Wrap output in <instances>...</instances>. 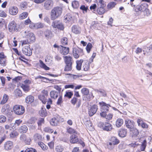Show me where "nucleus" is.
I'll return each mask as SVG.
<instances>
[{"label": "nucleus", "mask_w": 152, "mask_h": 152, "mask_svg": "<svg viewBox=\"0 0 152 152\" xmlns=\"http://www.w3.org/2000/svg\"><path fill=\"white\" fill-rule=\"evenodd\" d=\"M52 26L53 28H56L61 30H63L64 28V25L62 22L58 20H56L53 22L52 23Z\"/></svg>", "instance_id": "obj_6"}, {"label": "nucleus", "mask_w": 152, "mask_h": 152, "mask_svg": "<svg viewBox=\"0 0 152 152\" xmlns=\"http://www.w3.org/2000/svg\"><path fill=\"white\" fill-rule=\"evenodd\" d=\"M42 93L44 95L42 94L38 96L39 99L42 101L43 104H45L47 102V97L48 95V92L47 91L43 90Z\"/></svg>", "instance_id": "obj_11"}, {"label": "nucleus", "mask_w": 152, "mask_h": 152, "mask_svg": "<svg viewBox=\"0 0 152 152\" xmlns=\"http://www.w3.org/2000/svg\"><path fill=\"white\" fill-rule=\"evenodd\" d=\"M40 115L42 117H45L47 115V113L45 108H42L39 111Z\"/></svg>", "instance_id": "obj_41"}, {"label": "nucleus", "mask_w": 152, "mask_h": 152, "mask_svg": "<svg viewBox=\"0 0 152 152\" xmlns=\"http://www.w3.org/2000/svg\"><path fill=\"white\" fill-rule=\"evenodd\" d=\"M42 138L41 136L39 134H36L34 135V138L35 140H40Z\"/></svg>", "instance_id": "obj_50"}, {"label": "nucleus", "mask_w": 152, "mask_h": 152, "mask_svg": "<svg viewBox=\"0 0 152 152\" xmlns=\"http://www.w3.org/2000/svg\"><path fill=\"white\" fill-rule=\"evenodd\" d=\"M83 61L82 60H77L76 61V68L77 70H80L81 69L82 63H83Z\"/></svg>", "instance_id": "obj_39"}, {"label": "nucleus", "mask_w": 152, "mask_h": 152, "mask_svg": "<svg viewBox=\"0 0 152 152\" xmlns=\"http://www.w3.org/2000/svg\"><path fill=\"white\" fill-rule=\"evenodd\" d=\"M50 124L53 126H57L59 124V121L58 119L55 118H52L50 121Z\"/></svg>", "instance_id": "obj_35"}, {"label": "nucleus", "mask_w": 152, "mask_h": 152, "mask_svg": "<svg viewBox=\"0 0 152 152\" xmlns=\"http://www.w3.org/2000/svg\"><path fill=\"white\" fill-rule=\"evenodd\" d=\"M28 80H26L24 83L21 85L20 86L22 88L23 91L26 92H27L29 90V86L28 84L26 83Z\"/></svg>", "instance_id": "obj_22"}, {"label": "nucleus", "mask_w": 152, "mask_h": 152, "mask_svg": "<svg viewBox=\"0 0 152 152\" xmlns=\"http://www.w3.org/2000/svg\"><path fill=\"white\" fill-rule=\"evenodd\" d=\"M64 60L66 64H72V59L70 56H65L64 57Z\"/></svg>", "instance_id": "obj_32"}, {"label": "nucleus", "mask_w": 152, "mask_h": 152, "mask_svg": "<svg viewBox=\"0 0 152 152\" xmlns=\"http://www.w3.org/2000/svg\"><path fill=\"white\" fill-rule=\"evenodd\" d=\"M111 142H109L108 145V148L112 150L114 148V145L119 143V140L115 137H112L111 139Z\"/></svg>", "instance_id": "obj_7"}, {"label": "nucleus", "mask_w": 152, "mask_h": 152, "mask_svg": "<svg viewBox=\"0 0 152 152\" xmlns=\"http://www.w3.org/2000/svg\"><path fill=\"white\" fill-rule=\"evenodd\" d=\"M62 8L59 7H54L51 10L50 18L52 20H54L60 17L62 13Z\"/></svg>", "instance_id": "obj_1"}, {"label": "nucleus", "mask_w": 152, "mask_h": 152, "mask_svg": "<svg viewBox=\"0 0 152 152\" xmlns=\"http://www.w3.org/2000/svg\"><path fill=\"white\" fill-rule=\"evenodd\" d=\"M9 99V96L6 94H4L2 100H1L0 104H3L6 103L8 101Z\"/></svg>", "instance_id": "obj_33"}, {"label": "nucleus", "mask_w": 152, "mask_h": 152, "mask_svg": "<svg viewBox=\"0 0 152 152\" xmlns=\"http://www.w3.org/2000/svg\"><path fill=\"white\" fill-rule=\"evenodd\" d=\"M125 123L126 127L130 129L134 127L135 123L132 120L126 119Z\"/></svg>", "instance_id": "obj_20"}, {"label": "nucleus", "mask_w": 152, "mask_h": 152, "mask_svg": "<svg viewBox=\"0 0 152 152\" xmlns=\"http://www.w3.org/2000/svg\"><path fill=\"white\" fill-rule=\"evenodd\" d=\"M64 149V147L60 145H57L55 148V151L56 152H62Z\"/></svg>", "instance_id": "obj_38"}, {"label": "nucleus", "mask_w": 152, "mask_h": 152, "mask_svg": "<svg viewBox=\"0 0 152 152\" xmlns=\"http://www.w3.org/2000/svg\"><path fill=\"white\" fill-rule=\"evenodd\" d=\"M53 5V1L52 0H47L46 1L44 4V7L46 10L50 9Z\"/></svg>", "instance_id": "obj_16"}, {"label": "nucleus", "mask_w": 152, "mask_h": 152, "mask_svg": "<svg viewBox=\"0 0 152 152\" xmlns=\"http://www.w3.org/2000/svg\"><path fill=\"white\" fill-rule=\"evenodd\" d=\"M83 68L85 71H87L90 68L89 63L87 60H85L83 62Z\"/></svg>", "instance_id": "obj_26"}, {"label": "nucleus", "mask_w": 152, "mask_h": 152, "mask_svg": "<svg viewBox=\"0 0 152 152\" xmlns=\"http://www.w3.org/2000/svg\"><path fill=\"white\" fill-rule=\"evenodd\" d=\"M34 100V97L31 95H29L27 96L25 99L26 102L28 104H31L33 102Z\"/></svg>", "instance_id": "obj_30"}, {"label": "nucleus", "mask_w": 152, "mask_h": 152, "mask_svg": "<svg viewBox=\"0 0 152 152\" xmlns=\"http://www.w3.org/2000/svg\"><path fill=\"white\" fill-rule=\"evenodd\" d=\"M72 31L76 34H78L80 33V28L78 26H74L72 27Z\"/></svg>", "instance_id": "obj_29"}, {"label": "nucleus", "mask_w": 152, "mask_h": 152, "mask_svg": "<svg viewBox=\"0 0 152 152\" xmlns=\"http://www.w3.org/2000/svg\"><path fill=\"white\" fill-rule=\"evenodd\" d=\"M83 50L80 48H74L73 50V54L74 57L76 58H78L80 56L83 54Z\"/></svg>", "instance_id": "obj_8"}, {"label": "nucleus", "mask_w": 152, "mask_h": 152, "mask_svg": "<svg viewBox=\"0 0 152 152\" xmlns=\"http://www.w3.org/2000/svg\"><path fill=\"white\" fill-rule=\"evenodd\" d=\"M67 132L69 134H72L73 133L77 134V132L74 129L71 128L69 127L67 128Z\"/></svg>", "instance_id": "obj_47"}, {"label": "nucleus", "mask_w": 152, "mask_h": 152, "mask_svg": "<svg viewBox=\"0 0 152 152\" xmlns=\"http://www.w3.org/2000/svg\"><path fill=\"white\" fill-rule=\"evenodd\" d=\"M38 144L41 147L43 150H44L46 149V148L47 147L43 142H39L38 143Z\"/></svg>", "instance_id": "obj_60"}, {"label": "nucleus", "mask_w": 152, "mask_h": 152, "mask_svg": "<svg viewBox=\"0 0 152 152\" xmlns=\"http://www.w3.org/2000/svg\"><path fill=\"white\" fill-rule=\"evenodd\" d=\"M92 47V44L90 43H88L86 47V49L88 53H89L90 52L91 49Z\"/></svg>", "instance_id": "obj_57"}, {"label": "nucleus", "mask_w": 152, "mask_h": 152, "mask_svg": "<svg viewBox=\"0 0 152 152\" xmlns=\"http://www.w3.org/2000/svg\"><path fill=\"white\" fill-rule=\"evenodd\" d=\"M143 54L145 56H148L150 55L151 51L149 49L148 47H145L143 48Z\"/></svg>", "instance_id": "obj_40"}, {"label": "nucleus", "mask_w": 152, "mask_h": 152, "mask_svg": "<svg viewBox=\"0 0 152 152\" xmlns=\"http://www.w3.org/2000/svg\"><path fill=\"white\" fill-rule=\"evenodd\" d=\"M59 94V92L55 91H52L50 93V97L54 99H57Z\"/></svg>", "instance_id": "obj_28"}, {"label": "nucleus", "mask_w": 152, "mask_h": 152, "mask_svg": "<svg viewBox=\"0 0 152 152\" xmlns=\"http://www.w3.org/2000/svg\"><path fill=\"white\" fill-rule=\"evenodd\" d=\"M23 34L24 37L26 38L30 42H34L35 40V37L34 34L28 31H24Z\"/></svg>", "instance_id": "obj_2"}, {"label": "nucleus", "mask_w": 152, "mask_h": 152, "mask_svg": "<svg viewBox=\"0 0 152 152\" xmlns=\"http://www.w3.org/2000/svg\"><path fill=\"white\" fill-rule=\"evenodd\" d=\"M82 94L84 96H86V98L87 100H89L92 96V94H89L88 89L86 88H83L81 90Z\"/></svg>", "instance_id": "obj_13"}, {"label": "nucleus", "mask_w": 152, "mask_h": 152, "mask_svg": "<svg viewBox=\"0 0 152 152\" xmlns=\"http://www.w3.org/2000/svg\"><path fill=\"white\" fill-rule=\"evenodd\" d=\"M61 44L63 45H66L67 44V39L65 37H63L61 40Z\"/></svg>", "instance_id": "obj_53"}, {"label": "nucleus", "mask_w": 152, "mask_h": 152, "mask_svg": "<svg viewBox=\"0 0 152 152\" xmlns=\"http://www.w3.org/2000/svg\"><path fill=\"white\" fill-rule=\"evenodd\" d=\"M147 5L146 4L140 5H137L135 9V10L136 12L137 11H145L147 12V15H150V13L149 12L148 9L147 8Z\"/></svg>", "instance_id": "obj_5"}, {"label": "nucleus", "mask_w": 152, "mask_h": 152, "mask_svg": "<svg viewBox=\"0 0 152 152\" xmlns=\"http://www.w3.org/2000/svg\"><path fill=\"white\" fill-rule=\"evenodd\" d=\"M28 15V14L27 12H23L20 15L19 18L20 19H23L26 18Z\"/></svg>", "instance_id": "obj_48"}, {"label": "nucleus", "mask_w": 152, "mask_h": 152, "mask_svg": "<svg viewBox=\"0 0 152 152\" xmlns=\"http://www.w3.org/2000/svg\"><path fill=\"white\" fill-rule=\"evenodd\" d=\"M19 134L15 130H13L10 134L11 138H13L17 136Z\"/></svg>", "instance_id": "obj_42"}, {"label": "nucleus", "mask_w": 152, "mask_h": 152, "mask_svg": "<svg viewBox=\"0 0 152 152\" xmlns=\"http://www.w3.org/2000/svg\"><path fill=\"white\" fill-rule=\"evenodd\" d=\"M45 36L47 38H49L51 37V32L50 30H46L45 33Z\"/></svg>", "instance_id": "obj_51"}, {"label": "nucleus", "mask_w": 152, "mask_h": 152, "mask_svg": "<svg viewBox=\"0 0 152 152\" xmlns=\"http://www.w3.org/2000/svg\"><path fill=\"white\" fill-rule=\"evenodd\" d=\"M104 7L98 6L97 9V12L99 15H102L104 14L105 11V10L104 9Z\"/></svg>", "instance_id": "obj_36"}, {"label": "nucleus", "mask_w": 152, "mask_h": 152, "mask_svg": "<svg viewBox=\"0 0 152 152\" xmlns=\"http://www.w3.org/2000/svg\"><path fill=\"white\" fill-rule=\"evenodd\" d=\"M6 120V117L3 115H0V123H4Z\"/></svg>", "instance_id": "obj_62"}, {"label": "nucleus", "mask_w": 152, "mask_h": 152, "mask_svg": "<svg viewBox=\"0 0 152 152\" xmlns=\"http://www.w3.org/2000/svg\"><path fill=\"white\" fill-rule=\"evenodd\" d=\"M64 21L66 23L71 20L72 17L70 14H68L64 16Z\"/></svg>", "instance_id": "obj_44"}, {"label": "nucleus", "mask_w": 152, "mask_h": 152, "mask_svg": "<svg viewBox=\"0 0 152 152\" xmlns=\"http://www.w3.org/2000/svg\"><path fill=\"white\" fill-rule=\"evenodd\" d=\"M20 140L24 142L26 144L30 145V144L31 139L30 137L27 136L25 134H21L20 137Z\"/></svg>", "instance_id": "obj_12"}, {"label": "nucleus", "mask_w": 152, "mask_h": 152, "mask_svg": "<svg viewBox=\"0 0 152 152\" xmlns=\"http://www.w3.org/2000/svg\"><path fill=\"white\" fill-rule=\"evenodd\" d=\"M139 141L140 142L141 144L140 146V150L141 151H144L145 149L147 142L144 137H142L139 138Z\"/></svg>", "instance_id": "obj_14"}, {"label": "nucleus", "mask_w": 152, "mask_h": 152, "mask_svg": "<svg viewBox=\"0 0 152 152\" xmlns=\"http://www.w3.org/2000/svg\"><path fill=\"white\" fill-rule=\"evenodd\" d=\"M13 110L14 113L19 115H22L25 111L24 107L21 105H15L14 106Z\"/></svg>", "instance_id": "obj_3"}, {"label": "nucleus", "mask_w": 152, "mask_h": 152, "mask_svg": "<svg viewBox=\"0 0 152 152\" xmlns=\"http://www.w3.org/2000/svg\"><path fill=\"white\" fill-rule=\"evenodd\" d=\"M58 51L61 55H66L69 53V48L68 47L61 46V47L59 48Z\"/></svg>", "instance_id": "obj_17"}, {"label": "nucleus", "mask_w": 152, "mask_h": 152, "mask_svg": "<svg viewBox=\"0 0 152 152\" xmlns=\"http://www.w3.org/2000/svg\"><path fill=\"white\" fill-rule=\"evenodd\" d=\"M5 58H0V65L3 66L6 65Z\"/></svg>", "instance_id": "obj_52"}, {"label": "nucleus", "mask_w": 152, "mask_h": 152, "mask_svg": "<svg viewBox=\"0 0 152 152\" xmlns=\"http://www.w3.org/2000/svg\"><path fill=\"white\" fill-rule=\"evenodd\" d=\"M62 102L63 100L62 98V96L61 95H60L59 96L58 99L56 104L58 105H60Z\"/></svg>", "instance_id": "obj_56"}, {"label": "nucleus", "mask_w": 152, "mask_h": 152, "mask_svg": "<svg viewBox=\"0 0 152 152\" xmlns=\"http://www.w3.org/2000/svg\"><path fill=\"white\" fill-rule=\"evenodd\" d=\"M126 134V130L124 129H121L119 131L118 133L119 136L121 137H125Z\"/></svg>", "instance_id": "obj_31"}, {"label": "nucleus", "mask_w": 152, "mask_h": 152, "mask_svg": "<svg viewBox=\"0 0 152 152\" xmlns=\"http://www.w3.org/2000/svg\"><path fill=\"white\" fill-rule=\"evenodd\" d=\"M18 10L16 7H13L10 8L9 9L10 14L12 15H15L18 12Z\"/></svg>", "instance_id": "obj_25"}, {"label": "nucleus", "mask_w": 152, "mask_h": 152, "mask_svg": "<svg viewBox=\"0 0 152 152\" xmlns=\"http://www.w3.org/2000/svg\"><path fill=\"white\" fill-rule=\"evenodd\" d=\"M34 27L36 28H42L44 26V24L41 23H38L34 25Z\"/></svg>", "instance_id": "obj_46"}, {"label": "nucleus", "mask_w": 152, "mask_h": 152, "mask_svg": "<svg viewBox=\"0 0 152 152\" xmlns=\"http://www.w3.org/2000/svg\"><path fill=\"white\" fill-rule=\"evenodd\" d=\"M116 4V3L114 2H111L109 3L107 5V8L109 9H111L115 7Z\"/></svg>", "instance_id": "obj_45"}, {"label": "nucleus", "mask_w": 152, "mask_h": 152, "mask_svg": "<svg viewBox=\"0 0 152 152\" xmlns=\"http://www.w3.org/2000/svg\"><path fill=\"white\" fill-rule=\"evenodd\" d=\"M13 147V143L11 141H8L6 142L4 144V148L6 150H11Z\"/></svg>", "instance_id": "obj_21"}, {"label": "nucleus", "mask_w": 152, "mask_h": 152, "mask_svg": "<svg viewBox=\"0 0 152 152\" xmlns=\"http://www.w3.org/2000/svg\"><path fill=\"white\" fill-rule=\"evenodd\" d=\"M8 28L9 31L12 33L15 31H18L17 25L14 21H12L8 25Z\"/></svg>", "instance_id": "obj_10"}, {"label": "nucleus", "mask_w": 152, "mask_h": 152, "mask_svg": "<svg viewBox=\"0 0 152 152\" xmlns=\"http://www.w3.org/2000/svg\"><path fill=\"white\" fill-rule=\"evenodd\" d=\"M23 53L26 56H30L32 54V51L30 48L27 46H25L22 48Z\"/></svg>", "instance_id": "obj_19"}, {"label": "nucleus", "mask_w": 152, "mask_h": 152, "mask_svg": "<svg viewBox=\"0 0 152 152\" xmlns=\"http://www.w3.org/2000/svg\"><path fill=\"white\" fill-rule=\"evenodd\" d=\"M24 152H37V151L35 149L31 148L26 149Z\"/></svg>", "instance_id": "obj_59"}, {"label": "nucleus", "mask_w": 152, "mask_h": 152, "mask_svg": "<svg viewBox=\"0 0 152 152\" xmlns=\"http://www.w3.org/2000/svg\"><path fill=\"white\" fill-rule=\"evenodd\" d=\"M70 142L71 143L73 144L78 142L81 144L83 147H84L85 145L84 142L81 140H79L77 136L75 134L72 135L70 136Z\"/></svg>", "instance_id": "obj_4"}, {"label": "nucleus", "mask_w": 152, "mask_h": 152, "mask_svg": "<svg viewBox=\"0 0 152 152\" xmlns=\"http://www.w3.org/2000/svg\"><path fill=\"white\" fill-rule=\"evenodd\" d=\"M123 123V120L121 118H119L116 121V126L117 127H120L122 126Z\"/></svg>", "instance_id": "obj_34"}, {"label": "nucleus", "mask_w": 152, "mask_h": 152, "mask_svg": "<svg viewBox=\"0 0 152 152\" xmlns=\"http://www.w3.org/2000/svg\"><path fill=\"white\" fill-rule=\"evenodd\" d=\"M73 95L72 92L71 91H66V93L64 95L65 97H66L69 99L71 98L72 97Z\"/></svg>", "instance_id": "obj_43"}, {"label": "nucleus", "mask_w": 152, "mask_h": 152, "mask_svg": "<svg viewBox=\"0 0 152 152\" xmlns=\"http://www.w3.org/2000/svg\"><path fill=\"white\" fill-rule=\"evenodd\" d=\"M97 92L99 94H100L103 96H106V92L104 90L100 89L97 90Z\"/></svg>", "instance_id": "obj_49"}, {"label": "nucleus", "mask_w": 152, "mask_h": 152, "mask_svg": "<svg viewBox=\"0 0 152 152\" xmlns=\"http://www.w3.org/2000/svg\"><path fill=\"white\" fill-rule=\"evenodd\" d=\"M4 35L3 33L2 32H0V46H1V45L3 43V39L4 38Z\"/></svg>", "instance_id": "obj_61"}, {"label": "nucleus", "mask_w": 152, "mask_h": 152, "mask_svg": "<svg viewBox=\"0 0 152 152\" xmlns=\"http://www.w3.org/2000/svg\"><path fill=\"white\" fill-rule=\"evenodd\" d=\"M10 111V106L8 104L4 105L1 109L2 112L5 114H7Z\"/></svg>", "instance_id": "obj_23"}, {"label": "nucleus", "mask_w": 152, "mask_h": 152, "mask_svg": "<svg viewBox=\"0 0 152 152\" xmlns=\"http://www.w3.org/2000/svg\"><path fill=\"white\" fill-rule=\"evenodd\" d=\"M98 106L94 104L91 106L88 111V114L90 116H92L96 112L98 109Z\"/></svg>", "instance_id": "obj_18"}, {"label": "nucleus", "mask_w": 152, "mask_h": 152, "mask_svg": "<svg viewBox=\"0 0 152 152\" xmlns=\"http://www.w3.org/2000/svg\"><path fill=\"white\" fill-rule=\"evenodd\" d=\"M39 62L40 63V66L42 68L47 70H49L50 69L49 67L47 66L41 60H39Z\"/></svg>", "instance_id": "obj_37"}, {"label": "nucleus", "mask_w": 152, "mask_h": 152, "mask_svg": "<svg viewBox=\"0 0 152 152\" xmlns=\"http://www.w3.org/2000/svg\"><path fill=\"white\" fill-rule=\"evenodd\" d=\"M28 130L27 126L26 125H23L20 127L19 131L20 133H25L27 132Z\"/></svg>", "instance_id": "obj_27"}, {"label": "nucleus", "mask_w": 152, "mask_h": 152, "mask_svg": "<svg viewBox=\"0 0 152 152\" xmlns=\"http://www.w3.org/2000/svg\"><path fill=\"white\" fill-rule=\"evenodd\" d=\"M99 126L103 130L106 131H110L112 129L111 125L108 123H105L104 124L102 122H100L99 124Z\"/></svg>", "instance_id": "obj_9"}, {"label": "nucleus", "mask_w": 152, "mask_h": 152, "mask_svg": "<svg viewBox=\"0 0 152 152\" xmlns=\"http://www.w3.org/2000/svg\"><path fill=\"white\" fill-rule=\"evenodd\" d=\"M72 5L73 7L75 8H77L79 7V3L77 1H73L72 3Z\"/></svg>", "instance_id": "obj_54"}, {"label": "nucleus", "mask_w": 152, "mask_h": 152, "mask_svg": "<svg viewBox=\"0 0 152 152\" xmlns=\"http://www.w3.org/2000/svg\"><path fill=\"white\" fill-rule=\"evenodd\" d=\"M99 104L101 106V111L103 112H108L109 110V107L111 106L110 104L103 102H99Z\"/></svg>", "instance_id": "obj_15"}, {"label": "nucleus", "mask_w": 152, "mask_h": 152, "mask_svg": "<svg viewBox=\"0 0 152 152\" xmlns=\"http://www.w3.org/2000/svg\"><path fill=\"white\" fill-rule=\"evenodd\" d=\"M21 8L23 10L26 8L27 7V4L26 2H23L21 3L20 5Z\"/></svg>", "instance_id": "obj_63"}, {"label": "nucleus", "mask_w": 152, "mask_h": 152, "mask_svg": "<svg viewBox=\"0 0 152 152\" xmlns=\"http://www.w3.org/2000/svg\"><path fill=\"white\" fill-rule=\"evenodd\" d=\"M130 131L133 137H137L139 134L138 130L134 127L131 129Z\"/></svg>", "instance_id": "obj_24"}, {"label": "nucleus", "mask_w": 152, "mask_h": 152, "mask_svg": "<svg viewBox=\"0 0 152 152\" xmlns=\"http://www.w3.org/2000/svg\"><path fill=\"white\" fill-rule=\"evenodd\" d=\"M37 121V119L35 118H31L29 120V122L31 124H33Z\"/></svg>", "instance_id": "obj_64"}, {"label": "nucleus", "mask_w": 152, "mask_h": 152, "mask_svg": "<svg viewBox=\"0 0 152 152\" xmlns=\"http://www.w3.org/2000/svg\"><path fill=\"white\" fill-rule=\"evenodd\" d=\"M72 64H66L64 70L66 71H70L72 69Z\"/></svg>", "instance_id": "obj_55"}, {"label": "nucleus", "mask_w": 152, "mask_h": 152, "mask_svg": "<svg viewBox=\"0 0 152 152\" xmlns=\"http://www.w3.org/2000/svg\"><path fill=\"white\" fill-rule=\"evenodd\" d=\"M106 5L104 4L103 0H99L98 3V6L105 7Z\"/></svg>", "instance_id": "obj_58"}]
</instances>
